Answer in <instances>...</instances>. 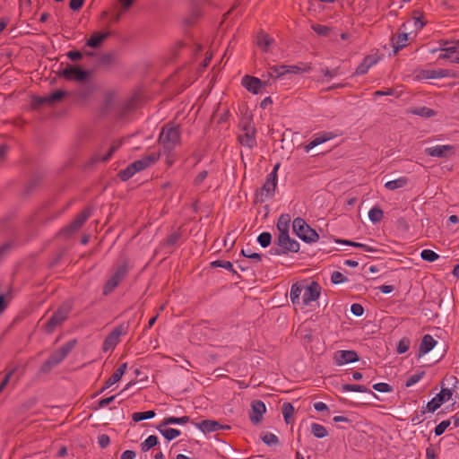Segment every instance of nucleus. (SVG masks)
<instances>
[{
	"mask_svg": "<svg viewBox=\"0 0 459 459\" xmlns=\"http://www.w3.org/2000/svg\"><path fill=\"white\" fill-rule=\"evenodd\" d=\"M160 153L152 152L144 156L143 159L138 160L130 165L124 170L119 172V177L122 180H127L132 178L136 172H139L150 165L153 164L160 158Z\"/></svg>",
	"mask_w": 459,
	"mask_h": 459,
	"instance_id": "1",
	"label": "nucleus"
},
{
	"mask_svg": "<svg viewBox=\"0 0 459 459\" xmlns=\"http://www.w3.org/2000/svg\"><path fill=\"white\" fill-rule=\"evenodd\" d=\"M292 230L306 243L316 242L319 239L317 232L300 217L294 219L292 222Z\"/></svg>",
	"mask_w": 459,
	"mask_h": 459,
	"instance_id": "2",
	"label": "nucleus"
},
{
	"mask_svg": "<svg viewBox=\"0 0 459 459\" xmlns=\"http://www.w3.org/2000/svg\"><path fill=\"white\" fill-rule=\"evenodd\" d=\"M278 235L271 249L273 255H283L287 252V217L281 215L277 223Z\"/></svg>",
	"mask_w": 459,
	"mask_h": 459,
	"instance_id": "3",
	"label": "nucleus"
},
{
	"mask_svg": "<svg viewBox=\"0 0 459 459\" xmlns=\"http://www.w3.org/2000/svg\"><path fill=\"white\" fill-rule=\"evenodd\" d=\"M179 139L180 134L178 127L170 124H168L162 128L159 136L160 143L169 151L172 150L179 143Z\"/></svg>",
	"mask_w": 459,
	"mask_h": 459,
	"instance_id": "4",
	"label": "nucleus"
},
{
	"mask_svg": "<svg viewBox=\"0 0 459 459\" xmlns=\"http://www.w3.org/2000/svg\"><path fill=\"white\" fill-rule=\"evenodd\" d=\"M74 342H69L62 346L59 350L52 354V356L42 365L41 370L45 373L48 372L53 367L59 364L72 351Z\"/></svg>",
	"mask_w": 459,
	"mask_h": 459,
	"instance_id": "5",
	"label": "nucleus"
},
{
	"mask_svg": "<svg viewBox=\"0 0 459 459\" xmlns=\"http://www.w3.org/2000/svg\"><path fill=\"white\" fill-rule=\"evenodd\" d=\"M126 273H127L126 263L117 265L115 272L111 274V276L107 281V282L104 286V289H103L104 295L109 294L119 284V282L126 277Z\"/></svg>",
	"mask_w": 459,
	"mask_h": 459,
	"instance_id": "6",
	"label": "nucleus"
},
{
	"mask_svg": "<svg viewBox=\"0 0 459 459\" xmlns=\"http://www.w3.org/2000/svg\"><path fill=\"white\" fill-rule=\"evenodd\" d=\"M456 147L451 144L436 145L425 149V153L429 157L447 159L455 155Z\"/></svg>",
	"mask_w": 459,
	"mask_h": 459,
	"instance_id": "7",
	"label": "nucleus"
},
{
	"mask_svg": "<svg viewBox=\"0 0 459 459\" xmlns=\"http://www.w3.org/2000/svg\"><path fill=\"white\" fill-rule=\"evenodd\" d=\"M61 74L67 80L82 82L89 78L90 72L80 66L68 65L63 69Z\"/></svg>",
	"mask_w": 459,
	"mask_h": 459,
	"instance_id": "8",
	"label": "nucleus"
},
{
	"mask_svg": "<svg viewBox=\"0 0 459 459\" xmlns=\"http://www.w3.org/2000/svg\"><path fill=\"white\" fill-rule=\"evenodd\" d=\"M127 326L120 325L116 327L105 339L103 342V351H113L117 344L120 342V337L126 333Z\"/></svg>",
	"mask_w": 459,
	"mask_h": 459,
	"instance_id": "9",
	"label": "nucleus"
},
{
	"mask_svg": "<svg viewBox=\"0 0 459 459\" xmlns=\"http://www.w3.org/2000/svg\"><path fill=\"white\" fill-rule=\"evenodd\" d=\"M68 308L65 307L56 310L45 323L44 330L48 333H51L57 326H59L67 317Z\"/></svg>",
	"mask_w": 459,
	"mask_h": 459,
	"instance_id": "10",
	"label": "nucleus"
},
{
	"mask_svg": "<svg viewBox=\"0 0 459 459\" xmlns=\"http://www.w3.org/2000/svg\"><path fill=\"white\" fill-rule=\"evenodd\" d=\"M278 165L274 167V169L272 173L269 174L266 181L264 186L261 187L259 191L256 192V199L260 202H264L265 199L271 197L273 195V192L276 187V180L274 177V172L277 169Z\"/></svg>",
	"mask_w": 459,
	"mask_h": 459,
	"instance_id": "11",
	"label": "nucleus"
},
{
	"mask_svg": "<svg viewBox=\"0 0 459 459\" xmlns=\"http://www.w3.org/2000/svg\"><path fill=\"white\" fill-rule=\"evenodd\" d=\"M452 395L453 391L451 389L442 387L440 392L426 404V409L429 412L436 411L444 403L449 401Z\"/></svg>",
	"mask_w": 459,
	"mask_h": 459,
	"instance_id": "12",
	"label": "nucleus"
},
{
	"mask_svg": "<svg viewBox=\"0 0 459 459\" xmlns=\"http://www.w3.org/2000/svg\"><path fill=\"white\" fill-rule=\"evenodd\" d=\"M321 294V286L316 281H311L310 284L305 287L303 296H302V304L303 306L309 305L312 301H316L319 299Z\"/></svg>",
	"mask_w": 459,
	"mask_h": 459,
	"instance_id": "13",
	"label": "nucleus"
},
{
	"mask_svg": "<svg viewBox=\"0 0 459 459\" xmlns=\"http://www.w3.org/2000/svg\"><path fill=\"white\" fill-rule=\"evenodd\" d=\"M359 357L355 351H338L333 355V361L338 366L359 361Z\"/></svg>",
	"mask_w": 459,
	"mask_h": 459,
	"instance_id": "14",
	"label": "nucleus"
},
{
	"mask_svg": "<svg viewBox=\"0 0 459 459\" xmlns=\"http://www.w3.org/2000/svg\"><path fill=\"white\" fill-rule=\"evenodd\" d=\"M242 84L250 92L257 94L260 92L263 82L260 79L249 75H245L242 78Z\"/></svg>",
	"mask_w": 459,
	"mask_h": 459,
	"instance_id": "15",
	"label": "nucleus"
},
{
	"mask_svg": "<svg viewBox=\"0 0 459 459\" xmlns=\"http://www.w3.org/2000/svg\"><path fill=\"white\" fill-rule=\"evenodd\" d=\"M250 420L253 423L257 424L261 421L263 414L265 412L266 408L262 401H254L251 404Z\"/></svg>",
	"mask_w": 459,
	"mask_h": 459,
	"instance_id": "16",
	"label": "nucleus"
},
{
	"mask_svg": "<svg viewBox=\"0 0 459 459\" xmlns=\"http://www.w3.org/2000/svg\"><path fill=\"white\" fill-rule=\"evenodd\" d=\"M109 36V31H95L86 41V46L98 48Z\"/></svg>",
	"mask_w": 459,
	"mask_h": 459,
	"instance_id": "17",
	"label": "nucleus"
},
{
	"mask_svg": "<svg viewBox=\"0 0 459 459\" xmlns=\"http://www.w3.org/2000/svg\"><path fill=\"white\" fill-rule=\"evenodd\" d=\"M334 137V134L332 132H324L321 134H317L314 136L312 141H310L306 146L305 151L308 152L313 148L318 146L321 143H324Z\"/></svg>",
	"mask_w": 459,
	"mask_h": 459,
	"instance_id": "18",
	"label": "nucleus"
},
{
	"mask_svg": "<svg viewBox=\"0 0 459 459\" xmlns=\"http://www.w3.org/2000/svg\"><path fill=\"white\" fill-rule=\"evenodd\" d=\"M437 344V341L430 334H425L420 342L418 357H421L429 352Z\"/></svg>",
	"mask_w": 459,
	"mask_h": 459,
	"instance_id": "19",
	"label": "nucleus"
},
{
	"mask_svg": "<svg viewBox=\"0 0 459 459\" xmlns=\"http://www.w3.org/2000/svg\"><path fill=\"white\" fill-rule=\"evenodd\" d=\"M245 131V134L239 135V142L243 146L252 148L255 145L254 130L250 126H246Z\"/></svg>",
	"mask_w": 459,
	"mask_h": 459,
	"instance_id": "20",
	"label": "nucleus"
},
{
	"mask_svg": "<svg viewBox=\"0 0 459 459\" xmlns=\"http://www.w3.org/2000/svg\"><path fill=\"white\" fill-rule=\"evenodd\" d=\"M168 425H163L160 422L156 428L159 432L168 440L171 441L180 436L181 431L177 429L166 428Z\"/></svg>",
	"mask_w": 459,
	"mask_h": 459,
	"instance_id": "21",
	"label": "nucleus"
},
{
	"mask_svg": "<svg viewBox=\"0 0 459 459\" xmlns=\"http://www.w3.org/2000/svg\"><path fill=\"white\" fill-rule=\"evenodd\" d=\"M273 44L274 40L265 33H260L256 37L257 47L264 52L270 51Z\"/></svg>",
	"mask_w": 459,
	"mask_h": 459,
	"instance_id": "22",
	"label": "nucleus"
},
{
	"mask_svg": "<svg viewBox=\"0 0 459 459\" xmlns=\"http://www.w3.org/2000/svg\"><path fill=\"white\" fill-rule=\"evenodd\" d=\"M305 285L303 282H296L292 284L290 290V299L294 306L300 305V295L304 292Z\"/></svg>",
	"mask_w": 459,
	"mask_h": 459,
	"instance_id": "23",
	"label": "nucleus"
},
{
	"mask_svg": "<svg viewBox=\"0 0 459 459\" xmlns=\"http://www.w3.org/2000/svg\"><path fill=\"white\" fill-rule=\"evenodd\" d=\"M91 216V211L89 209L84 210L82 213H80L75 220L70 224L67 230L70 232L76 231L84 221Z\"/></svg>",
	"mask_w": 459,
	"mask_h": 459,
	"instance_id": "24",
	"label": "nucleus"
},
{
	"mask_svg": "<svg viewBox=\"0 0 459 459\" xmlns=\"http://www.w3.org/2000/svg\"><path fill=\"white\" fill-rule=\"evenodd\" d=\"M342 390L343 392H359V393H368L369 395L375 397L376 394L369 390L368 387L362 385H351L345 384L342 385Z\"/></svg>",
	"mask_w": 459,
	"mask_h": 459,
	"instance_id": "25",
	"label": "nucleus"
},
{
	"mask_svg": "<svg viewBox=\"0 0 459 459\" xmlns=\"http://www.w3.org/2000/svg\"><path fill=\"white\" fill-rule=\"evenodd\" d=\"M199 429L204 432H213L221 428V424L215 420H205L198 424Z\"/></svg>",
	"mask_w": 459,
	"mask_h": 459,
	"instance_id": "26",
	"label": "nucleus"
},
{
	"mask_svg": "<svg viewBox=\"0 0 459 459\" xmlns=\"http://www.w3.org/2000/svg\"><path fill=\"white\" fill-rule=\"evenodd\" d=\"M407 40L408 34L405 32L399 34L396 38H392L394 52L397 53L400 49L405 47Z\"/></svg>",
	"mask_w": 459,
	"mask_h": 459,
	"instance_id": "27",
	"label": "nucleus"
},
{
	"mask_svg": "<svg viewBox=\"0 0 459 459\" xmlns=\"http://www.w3.org/2000/svg\"><path fill=\"white\" fill-rule=\"evenodd\" d=\"M449 70L446 69H435L424 71V76L429 79H437L449 76Z\"/></svg>",
	"mask_w": 459,
	"mask_h": 459,
	"instance_id": "28",
	"label": "nucleus"
},
{
	"mask_svg": "<svg viewBox=\"0 0 459 459\" xmlns=\"http://www.w3.org/2000/svg\"><path fill=\"white\" fill-rule=\"evenodd\" d=\"M446 45H447V42H445L444 47L441 48V50L444 53L439 55V56H438L439 59H446V58L452 59V57H453L452 55L456 53V51L459 49V46L457 45V42L455 43V45H453V46H446Z\"/></svg>",
	"mask_w": 459,
	"mask_h": 459,
	"instance_id": "29",
	"label": "nucleus"
},
{
	"mask_svg": "<svg viewBox=\"0 0 459 459\" xmlns=\"http://www.w3.org/2000/svg\"><path fill=\"white\" fill-rule=\"evenodd\" d=\"M408 183V179L405 177L399 178L394 180H390L385 183V186L388 190H395L397 188L404 187Z\"/></svg>",
	"mask_w": 459,
	"mask_h": 459,
	"instance_id": "30",
	"label": "nucleus"
},
{
	"mask_svg": "<svg viewBox=\"0 0 459 459\" xmlns=\"http://www.w3.org/2000/svg\"><path fill=\"white\" fill-rule=\"evenodd\" d=\"M189 421L188 416H183V417H165L161 422H163V425H173V424H178V425H184Z\"/></svg>",
	"mask_w": 459,
	"mask_h": 459,
	"instance_id": "31",
	"label": "nucleus"
},
{
	"mask_svg": "<svg viewBox=\"0 0 459 459\" xmlns=\"http://www.w3.org/2000/svg\"><path fill=\"white\" fill-rule=\"evenodd\" d=\"M311 433L317 438H323L328 436L327 429L323 425L318 423L311 424Z\"/></svg>",
	"mask_w": 459,
	"mask_h": 459,
	"instance_id": "32",
	"label": "nucleus"
},
{
	"mask_svg": "<svg viewBox=\"0 0 459 459\" xmlns=\"http://www.w3.org/2000/svg\"><path fill=\"white\" fill-rule=\"evenodd\" d=\"M156 415L154 411H147L143 412H134L132 414V420L134 422H138L143 420H149L154 418Z\"/></svg>",
	"mask_w": 459,
	"mask_h": 459,
	"instance_id": "33",
	"label": "nucleus"
},
{
	"mask_svg": "<svg viewBox=\"0 0 459 459\" xmlns=\"http://www.w3.org/2000/svg\"><path fill=\"white\" fill-rule=\"evenodd\" d=\"M384 217L383 211L378 207H373L368 212V218L372 222H379Z\"/></svg>",
	"mask_w": 459,
	"mask_h": 459,
	"instance_id": "34",
	"label": "nucleus"
},
{
	"mask_svg": "<svg viewBox=\"0 0 459 459\" xmlns=\"http://www.w3.org/2000/svg\"><path fill=\"white\" fill-rule=\"evenodd\" d=\"M413 114L423 117H432L436 115V111L432 108L427 107H420L416 108L413 111Z\"/></svg>",
	"mask_w": 459,
	"mask_h": 459,
	"instance_id": "35",
	"label": "nucleus"
},
{
	"mask_svg": "<svg viewBox=\"0 0 459 459\" xmlns=\"http://www.w3.org/2000/svg\"><path fill=\"white\" fill-rule=\"evenodd\" d=\"M420 257L427 262H434L438 259L439 255L430 249H424L420 253Z\"/></svg>",
	"mask_w": 459,
	"mask_h": 459,
	"instance_id": "36",
	"label": "nucleus"
},
{
	"mask_svg": "<svg viewBox=\"0 0 459 459\" xmlns=\"http://www.w3.org/2000/svg\"><path fill=\"white\" fill-rule=\"evenodd\" d=\"M310 70V66L307 64L300 63L297 65H289V74H299L308 72Z\"/></svg>",
	"mask_w": 459,
	"mask_h": 459,
	"instance_id": "37",
	"label": "nucleus"
},
{
	"mask_svg": "<svg viewBox=\"0 0 459 459\" xmlns=\"http://www.w3.org/2000/svg\"><path fill=\"white\" fill-rule=\"evenodd\" d=\"M157 444H158V437L154 435H151L142 444V449L143 451H148L149 449H151Z\"/></svg>",
	"mask_w": 459,
	"mask_h": 459,
	"instance_id": "38",
	"label": "nucleus"
},
{
	"mask_svg": "<svg viewBox=\"0 0 459 459\" xmlns=\"http://www.w3.org/2000/svg\"><path fill=\"white\" fill-rule=\"evenodd\" d=\"M287 73V69L284 65L281 66H273L270 68V76L272 78H280Z\"/></svg>",
	"mask_w": 459,
	"mask_h": 459,
	"instance_id": "39",
	"label": "nucleus"
},
{
	"mask_svg": "<svg viewBox=\"0 0 459 459\" xmlns=\"http://www.w3.org/2000/svg\"><path fill=\"white\" fill-rule=\"evenodd\" d=\"M16 368H12L11 370H9L7 372V374L5 375L4 378L3 379V381L1 382L0 384V394L3 392V390L10 384L13 382V377L14 375V372H15Z\"/></svg>",
	"mask_w": 459,
	"mask_h": 459,
	"instance_id": "40",
	"label": "nucleus"
},
{
	"mask_svg": "<svg viewBox=\"0 0 459 459\" xmlns=\"http://www.w3.org/2000/svg\"><path fill=\"white\" fill-rule=\"evenodd\" d=\"M122 141L115 142L112 143L108 152L103 157H98L99 160L107 161L108 160L113 153L121 146Z\"/></svg>",
	"mask_w": 459,
	"mask_h": 459,
	"instance_id": "41",
	"label": "nucleus"
},
{
	"mask_svg": "<svg viewBox=\"0 0 459 459\" xmlns=\"http://www.w3.org/2000/svg\"><path fill=\"white\" fill-rule=\"evenodd\" d=\"M311 28L319 36H328L329 32L331 31L330 27L321 24H313Z\"/></svg>",
	"mask_w": 459,
	"mask_h": 459,
	"instance_id": "42",
	"label": "nucleus"
},
{
	"mask_svg": "<svg viewBox=\"0 0 459 459\" xmlns=\"http://www.w3.org/2000/svg\"><path fill=\"white\" fill-rule=\"evenodd\" d=\"M272 236L269 232H263L257 237V242L263 247H266L270 245Z\"/></svg>",
	"mask_w": 459,
	"mask_h": 459,
	"instance_id": "43",
	"label": "nucleus"
},
{
	"mask_svg": "<svg viewBox=\"0 0 459 459\" xmlns=\"http://www.w3.org/2000/svg\"><path fill=\"white\" fill-rule=\"evenodd\" d=\"M262 440L268 446H273L278 443L277 436L270 432L264 433Z\"/></svg>",
	"mask_w": 459,
	"mask_h": 459,
	"instance_id": "44",
	"label": "nucleus"
},
{
	"mask_svg": "<svg viewBox=\"0 0 459 459\" xmlns=\"http://www.w3.org/2000/svg\"><path fill=\"white\" fill-rule=\"evenodd\" d=\"M348 279L340 272L334 271L331 275V281L333 284H341L346 282Z\"/></svg>",
	"mask_w": 459,
	"mask_h": 459,
	"instance_id": "45",
	"label": "nucleus"
},
{
	"mask_svg": "<svg viewBox=\"0 0 459 459\" xmlns=\"http://www.w3.org/2000/svg\"><path fill=\"white\" fill-rule=\"evenodd\" d=\"M424 374H425L424 371H421L420 373H417V374H413V375L410 376L406 380L405 385L407 387H410V386L417 384L422 378Z\"/></svg>",
	"mask_w": 459,
	"mask_h": 459,
	"instance_id": "46",
	"label": "nucleus"
},
{
	"mask_svg": "<svg viewBox=\"0 0 459 459\" xmlns=\"http://www.w3.org/2000/svg\"><path fill=\"white\" fill-rule=\"evenodd\" d=\"M451 421L449 420L441 421L434 429L436 436H441L446 429L450 426Z\"/></svg>",
	"mask_w": 459,
	"mask_h": 459,
	"instance_id": "47",
	"label": "nucleus"
},
{
	"mask_svg": "<svg viewBox=\"0 0 459 459\" xmlns=\"http://www.w3.org/2000/svg\"><path fill=\"white\" fill-rule=\"evenodd\" d=\"M241 253L244 256L252 259L255 263L261 261V255L258 253L253 252L250 248L242 249Z\"/></svg>",
	"mask_w": 459,
	"mask_h": 459,
	"instance_id": "48",
	"label": "nucleus"
},
{
	"mask_svg": "<svg viewBox=\"0 0 459 459\" xmlns=\"http://www.w3.org/2000/svg\"><path fill=\"white\" fill-rule=\"evenodd\" d=\"M65 95L64 91L58 90L45 99V101L54 102L62 100Z\"/></svg>",
	"mask_w": 459,
	"mask_h": 459,
	"instance_id": "49",
	"label": "nucleus"
},
{
	"mask_svg": "<svg viewBox=\"0 0 459 459\" xmlns=\"http://www.w3.org/2000/svg\"><path fill=\"white\" fill-rule=\"evenodd\" d=\"M409 347H410V341H409V339L403 338V339H402L399 342V343L397 345L396 351L399 354H403V353L406 352L409 350Z\"/></svg>",
	"mask_w": 459,
	"mask_h": 459,
	"instance_id": "50",
	"label": "nucleus"
},
{
	"mask_svg": "<svg viewBox=\"0 0 459 459\" xmlns=\"http://www.w3.org/2000/svg\"><path fill=\"white\" fill-rule=\"evenodd\" d=\"M373 389L380 393H388L392 391V386L387 383H377L373 385Z\"/></svg>",
	"mask_w": 459,
	"mask_h": 459,
	"instance_id": "51",
	"label": "nucleus"
},
{
	"mask_svg": "<svg viewBox=\"0 0 459 459\" xmlns=\"http://www.w3.org/2000/svg\"><path fill=\"white\" fill-rule=\"evenodd\" d=\"M211 265L212 267H221L227 270H232V264L230 261H223V260H216L212 262Z\"/></svg>",
	"mask_w": 459,
	"mask_h": 459,
	"instance_id": "52",
	"label": "nucleus"
},
{
	"mask_svg": "<svg viewBox=\"0 0 459 459\" xmlns=\"http://www.w3.org/2000/svg\"><path fill=\"white\" fill-rule=\"evenodd\" d=\"M426 411H428V410L426 409V406L422 407L420 410V413H416L411 418L412 424L413 425L420 424L423 421L422 416L426 413Z\"/></svg>",
	"mask_w": 459,
	"mask_h": 459,
	"instance_id": "53",
	"label": "nucleus"
},
{
	"mask_svg": "<svg viewBox=\"0 0 459 459\" xmlns=\"http://www.w3.org/2000/svg\"><path fill=\"white\" fill-rule=\"evenodd\" d=\"M351 312L356 316H361L364 314V307L359 303H354L351 307Z\"/></svg>",
	"mask_w": 459,
	"mask_h": 459,
	"instance_id": "54",
	"label": "nucleus"
},
{
	"mask_svg": "<svg viewBox=\"0 0 459 459\" xmlns=\"http://www.w3.org/2000/svg\"><path fill=\"white\" fill-rule=\"evenodd\" d=\"M120 372L115 371L113 375L107 380L105 387H109L121 379Z\"/></svg>",
	"mask_w": 459,
	"mask_h": 459,
	"instance_id": "55",
	"label": "nucleus"
},
{
	"mask_svg": "<svg viewBox=\"0 0 459 459\" xmlns=\"http://www.w3.org/2000/svg\"><path fill=\"white\" fill-rule=\"evenodd\" d=\"M377 57L376 56H373V55H368L367 56L364 57L363 59V63L368 65V67H372L374 65H376L377 63Z\"/></svg>",
	"mask_w": 459,
	"mask_h": 459,
	"instance_id": "56",
	"label": "nucleus"
},
{
	"mask_svg": "<svg viewBox=\"0 0 459 459\" xmlns=\"http://www.w3.org/2000/svg\"><path fill=\"white\" fill-rule=\"evenodd\" d=\"M300 245L299 243L289 238V252L296 253L299 250Z\"/></svg>",
	"mask_w": 459,
	"mask_h": 459,
	"instance_id": "57",
	"label": "nucleus"
},
{
	"mask_svg": "<svg viewBox=\"0 0 459 459\" xmlns=\"http://www.w3.org/2000/svg\"><path fill=\"white\" fill-rule=\"evenodd\" d=\"M368 69H369V67H368V65H366L363 62H361L358 65V67H357V69L355 71V74L356 75L365 74L368 73Z\"/></svg>",
	"mask_w": 459,
	"mask_h": 459,
	"instance_id": "58",
	"label": "nucleus"
},
{
	"mask_svg": "<svg viewBox=\"0 0 459 459\" xmlns=\"http://www.w3.org/2000/svg\"><path fill=\"white\" fill-rule=\"evenodd\" d=\"M314 408L317 411H329L328 406L323 402H317L314 403Z\"/></svg>",
	"mask_w": 459,
	"mask_h": 459,
	"instance_id": "59",
	"label": "nucleus"
},
{
	"mask_svg": "<svg viewBox=\"0 0 459 459\" xmlns=\"http://www.w3.org/2000/svg\"><path fill=\"white\" fill-rule=\"evenodd\" d=\"M67 56L72 61H77V60H80L82 57V53L80 51H70V52H68Z\"/></svg>",
	"mask_w": 459,
	"mask_h": 459,
	"instance_id": "60",
	"label": "nucleus"
},
{
	"mask_svg": "<svg viewBox=\"0 0 459 459\" xmlns=\"http://www.w3.org/2000/svg\"><path fill=\"white\" fill-rule=\"evenodd\" d=\"M110 442V439L108 437V436L107 435H100L99 437V444L101 447H106Z\"/></svg>",
	"mask_w": 459,
	"mask_h": 459,
	"instance_id": "61",
	"label": "nucleus"
},
{
	"mask_svg": "<svg viewBox=\"0 0 459 459\" xmlns=\"http://www.w3.org/2000/svg\"><path fill=\"white\" fill-rule=\"evenodd\" d=\"M83 4V0H70V8L72 10H79Z\"/></svg>",
	"mask_w": 459,
	"mask_h": 459,
	"instance_id": "62",
	"label": "nucleus"
},
{
	"mask_svg": "<svg viewBox=\"0 0 459 459\" xmlns=\"http://www.w3.org/2000/svg\"><path fill=\"white\" fill-rule=\"evenodd\" d=\"M116 396L113 395V396H110V397H107V398H104V399H101L100 402H99V406L100 408H103V407H106L107 405H108L109 403H111L114 400H115Z\"/></svg>",
	"mask_w": 459,
	"mask_h": 459,
	"instance_id": "63",
	"label": "nucleus"
},
{
	"mask_svg": "<svg viewBox=\"0 0 459 459\" xmlns=\"http://www.w3.org/2000/svg\"><path fill=\"white\" fill-rule=\"evenodd\" d=\"M135 453L132 450H126L121 455V459H134L135 458Z\"/></svg>",
	"mask_w": 459,
	"mask_h": 459,
	"instance_id": "64",
	"label": "nucleus"
}]
</instances>
